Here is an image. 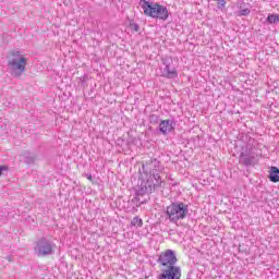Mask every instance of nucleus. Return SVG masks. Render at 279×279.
<instances>
[{
	"label": "nucleus",
	"mask_w": 279,
	"mask_h": 279,
	"mask_svg": "<svg viewBox=\"0 0 279 279\" xmlns=\"http://www.w3.org/2000/svg\"><path fill=\"white\" fill-rule=\"evenodd\" d=\"M8 64L11 75L19 78L23 73H25V69H27V59L23 53H21V51L11 50L8 57Z\"/></svg>",
	"instance_id": "1"
},
{
	"label": "nucleus",
	"mask_w": 279,
	"mask_h": 279,
	"mask_svg": "<svg viewBox=\"0 0 279 279\" xmlns=\"http://www.w3.org/2000/svg\"><path fill=\"white\" fill-rule=\"evenodd\" d=\"M141 8L144 12V15L149 16L150 19H159L160 21H167L169 19V10H167L166 7H162L161 4H151L147 0H142Z\"/></svg>",
	"instance_id": "2"
},
{
	"label": "nucleus",
	"mask_w": 279,
	"mask_h": 279,
	"mask_svg": "<svg viewBox=\"0 0 279 279\" xmlns=\"http://www.w3.org/2000/svg\"><path fill=\"white\" fill-rule=\"evenodd\" d=\"M166 215L171 223H178L182 219H186L189 205L184 203H172L166 208Z\"/></svg>",
	"instance_id": "3"
},
{
	"label": "nucleus",
	"mask_w": 279,
	"mask_h": 279,
	"mask_svg": "<svg viewBox=\"0 0 279 279\" xmlns=\"http://www.w3.org/2000/svg\"><path fill=\"white\" fill-rule=\"evenodd\" d=\"M34 252L39 257L50 256V254H53V245H51V242L47 238H43L36 242Z\"/></svg>",
	"instance_id": "4"
},
{
	"label": "nucleus",
	"mask_w": 279,
	"mask_h": 279,
	"mask_svg": "<svg viewBox=\"0 0 279 279\" xmlns=\"http://www.w3.org/2000/svg\"><path fill=\"white\" fill-rule=\"evenodd\" d=\"M158 262L162 267H174L173 265L178 263V257H175V253L173 251L166 250L161 252Z\"/></svg>",
	"instance_id": "5"
},
{
	"label": "nucleus",
	"mask_w": 279,
	"mask_h": 279,
	"mask_svg": "<svg viewBox=\"0 0 279 279\" xmlns=\"http://www.w3.org/2000/svg\"><path fill=\"white\" fill-rule=\"evenodd\" d=\"M162 64L165 68L161 70V77H166V80H175V77H178V70L175 68H171L173 59H162Z\"/></svg>",
	"instance_id": "6"
},
{
	"label": "nucleus",
	"mask_w": 279,
	"mask_h": 279,
	"mask_svg": "<svg viewBox=\"0 0 279 279\" xmlns=\"http://www.w3.org/2000/svg\"><path fill=\"white\" fill-rule=\"evenodd\" d=\"M182 278V270L178 266H170L162 270L159 279H180Z\"/></svg>",
	"instance_id": "7"
},
{
	"label": "nucleus",
	"mask_w": 279,
	"mask_h": 279,
	"mask_svg": "<svg viewBox=\"0 0 279 279\" xmlns=\"http://www.w3.org/2000/svg\"><path fill=\"white\" fill-rule=\"evenodd\" d=\"M173 122L171 120H162L159 123V132H161V134H169V132H173Z\"/></svg>",
	"instance_id": "8"
},
{
	"label": "nucleus",
	"mask_w": 279,
	"mask_h": 279,
	"mask_svg": "<svg viewBox=\"0 0 279 279\" xmlns=\"http://www.w3.org/2000/svg\"><path fill=\"white\" fill-rule=\"evenodd\" d=\"M268 180H270V182H275V183L279 182V169H278V167H276V166L270 167Z\"/></svg>",
	"instance_id": "9"
},
{
	"label": "nucleus",
	"mask_w": 279,
	"mask_h": 279,
	"mask_svg": "<svg viewBox=\"0 0 279 279\" xmlns=\"http://www.w3.org/2000/svg\"><path fill=\"white\" fill-rule=\"evenodd\" d=\"M132 228H143V218L136 216L131 220Z\"/></svg>",
	"instance_id": "10"
},
{
	"label": "nucleus",
	"mask_w": 279,
	"mask_h": 279,
	"mask_svg": "<svg viewBox=\"0 0 279 279\" xmlns=\"http://www.w3.org/2000/svg\"><path fill=\"white\" fill-rule=\"evenodd\" d=\"M267 21L270 25H274V23H279V15L278 14H269L267 17Z\"/></svg>",
	"instance_id": "11"
},
{
	"label": "nucleus",
	"mask_w": 279,
	"mask_h": 279,
	"mask_svg": "<svg viewBox=\"0 0 279 279\" xmlns=\"http://www.w3.org/2000/svg\"><path fill=\"white\" fill-rule=\"evenodd\" d=\"M250 9H243L238 13V16H250Z\"/></svg>",
	"instance_id": "12"
},
{
	"label": "nucleus",
	"mask_w": 279,
	"mask_h": 279,
	"mask_svg": "<svg viewBox=\"0 0 279 279\" xmlns=\"http://www.w3.org/2000/svg\"><path fill=\"white\" fill-rule=\"evenodd\" d=\"M218 3V8H226V0H216Z\"/></svg>",
	"instance_id": "13"
},
{
	"label": "nucleus",
	"mask_w": 279,
	"mask_h": 279,
	"mask_svg": "<svg viewBox=\"0 0 279 279\" xmlns=\"http://www.w3.org/2000/svg\"><path fill=\"white\" fill-rule=\"evenodd\" d=\"M8 166H0V178L3 175V171H8Z\"/></svg>",
	"instance_id": "14"
},
{
	"label": "nucleus",
	"mask_w": 279,
	"mask_h": 279,
	"mask_svg": "<svg viewBox=\"0 0 279 279\" xmlns=\"http://www.w3.org/2000/svg\"><path fill=\"white\" fill-rule=\"evenodd\" d=\"M135 32H138V25H135Z\"/></svg>",
	"instance_id": "15"
},
{
	"label": "nucleus",
	"mask_w": 279,
	"mask_h": 279,
	"mask_svg": "<svg viewBox=\"0 0 279 279\" xmlns=\"http://www.w3.org/2000/svg\"><path fill=\"white\" fill-rule=\"evenodd\" d=\"M87 180H89V181L93 180V175H89V177L87 178Z\"/></svg>",
	"instance_id": "16"
}]
</instances>
